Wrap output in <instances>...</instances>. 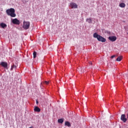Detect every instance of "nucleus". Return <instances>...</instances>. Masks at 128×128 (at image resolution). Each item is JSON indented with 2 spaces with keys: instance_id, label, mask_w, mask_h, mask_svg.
I'll return each instance as SVG.
<instances>
[{
  "instance_id": "1",
  "label": "nucleus",
  "mask_w": 128,
  "mask_h": 128,
  "mask_svg": "<svg viewBox=\"0 0 128 128\" xmlns=\"http://www.w3.org/2000/svg\"><path fill=\"white\" fill-rule=\"evenodd\" d=\"M14 12H16V10H14V8H10L6 10V14H7L8 16H11V18H16V15Z\"/></svg>"
},
{
  "instance_id": "2",
  "label": "nucleus",
  "mask_w": 128,
  "mask_h": 128,
  "mask_svg": "<svg viewBox=\"0 0 128 128\" xmlns=\"http://www.w3.org/2000/svg\"><path fill=\"white\" fill-rule=\"evenodd\" d=\"M93 36L95 38H97L98 42H106V39L104 38V37L98 34L96 32L94 34Z\"/></svg>"
},
{
  "instance_id": "3",
  "label": "nucleus",
  "mask_w": 128,
  "mask_h": 128,
  "mask_svg": "<svg viewBox=\"0 0 128 128\" xmlns=\"http://www.w3.org/2000/svg\"><path fill=\"white\" fill-rule=\"evenodd\" d=\"M30 26V22L24 21L22 28L24 30H28Z\"/></svg>"
},
{
  "instance_id": "4",
  "label": "nucleus",
  "mask_w": 128,
  "mask_h": 128,
  "mask_svg": "<svg viewBox=\"0 0 128 128\" xmlns=\"http://www.w3.org/2000/svg\"><path fill=\"white\" fill-rule=\"evenodd\" d=\"M12 22L14 24H20V20H18L17 18H14L12 20Z\"/></svg>"
},
{
  "instance_id": "5",
  "label": "nucleus",
  "mask_w": 128,
  "mask_h": 128,
  "mask_svg": "<svg viewBox=\"0 0 128 128\" xmlns=\"http://www.w3.org/2000/svg\"><path fill=\"white\" fill-rule=\"evenodd\" d=\"M70 6L71 8H78V5L74 2H71L70 4Z\"/></svg>"
},
{
  "instance_id": "6",
  "label": "nucleus",
  "mask_w": 128,
  "mask_h": 128,
  "mask_svg": "<svg viewBox=\"0 0 128 128\" xmlns=\"http://www.w3.org/2000/svg\"><path fill=\"white\" fill-rule=\"evenodd\" d=\"M108 38L110 42H116V36H110Z\"/></svg>"
},
{
  "instance_id": "7",
  "label": "nucleus",
  "mask_w": 128,
  "mask_h": 128,
  "mask_svg": "<svg viewBox=\"0 0 128 128\" xmlns=\"http://www.w3.org/2000/svg\"><path fill=\"white\" fill-rule=\"evenodd\" d=\"M120 120H121L123 121V122H126V120H128V119L126 118V114H124L121 116Z\"/></svg>"
},
{
  "instance_id": "8",
  "label": "nucleus",
  "mask_w": 128,
  "mask_h": 128,
  "mask_svg": "<svg viewBox=\"0 0 128 128\" xmlns=\"http://www.w3.org/2000/svg\"><path fill=\"white\" fill-rule=\"evenodd\" d=\"M0 66L4 68H8V62H1Z\"/></svg>"
},
{
  "instance_id": "9",
  "label": "nucleus",
  "mask_w": 128,
  "mask_h": 128,
  "mask_svg": "<svg viewBox=\"0 0 128 128\" xmlns=\"http://www.w3.org/2000/svg\"><path fill=\"white\" fill-rule=\"evenodd\" d=\"M34 111L36 112H40V108L38 106H35L34 108Z\"/></svg>"
},
{
  "instance_id": "10",
  "label": "nucleus",
  "mask_w": 128,
  "mask_h": 128,
  "mask_svg": "<svg viewBox=\"0 0 128 128\" xmlns=\"http://www.w3.org/2000/svg\"><path fill=\"white\" fill-rule=\"evenodd\" d=\"M0 26L2 28H6V26H8L6 25V24L4 23H1Z\"/></svg>"
},
{
  "instance_id": "11",
  "label": "nucleus",
  "mask_w": 128,
  "mask_h": 128,
  "mask_svg": "<svg viewBox=\"0 0 128 128\" xmlns=\"http://www.w3.org/2000/svg\"><path fill=\"white\" fill-rule=\"evenodd\" d=\"M86 22H87L88 24H92V20L91 19V18H88L86 20Z\"/></svg>"
},
{
  "instance_id": "12",
  "label": "nucleus",
  "mask_w": 128,
  "mask_h": 128,
  "mask_svg": "<svg viewBox=\"0 0 128 128\" xmlns=\"http://www.w3.org/2000/svg\"><path fill=\"white\" fill-rule=\"evenodd\" d=\"M122 60V56H120L118 57L116 60L117 62H120V60Z\"/></svg>"
},
{
  "instance_id": "13",
  "label": "nucleus",
  "mask_w": 128,
  "mask_h": 128,
  "mask_svg": "<svg viewBox=\"0 0 128 128\" xmlns=\"http://www.w3.org/2000/svg\"><path fill=\"white\" fill-rule=\"evenodd\" d=\"M119 6H120V8H126V4L122 2L120 4Z\"/></svg>"
},
{
  "instance_id": "14",
  "label": "nucleus",
  "mask_w": 128,
  "mask_h": 128,
  "mask_svg": "<svg viewBox=\"0 0 128 128\" xmlns=\"http://www.w3.org/2000/svg\"><path fill=\"white\" fill-rule=\"evenodd\" d=\"M65 126H70L71 124H70V123L68 121H66L65 122Z\"/></svg>"
},
{
  "instance_id": "15",
  "label": "nucleus",
  "mask_w": 128,
  "mask_h": 128,
  "mask_svg": "<svg viewBox=\"0 0 128 128\" xmlns=\"http://www.w3.org/2000/svg\"><path fill=\"white\" fill-rule=\"evenodd\" d=\"M58 122L59 124H62L64 122V119L62 118H60L58 120Z\"/></svg>"
},
{
  "instance_id": "16",
  "label": "nucleus",
  "mask_w": 128,
  "mask_h": 128,
  "mask_svg": "<svg viewBox=\"0 0 128 128\" xmlns=\"http://www.w3.org/2000/svg\"><path fill=\"white\" fill-rule=\"evenodd\" d=\"M33 56H34V58H36V52H33Z\"/></svg>"
},
{
  "instance_id": "17",
  "label": "nucleus",
  "mask_w": 128,
  "mask_h": 128,
  "mask_svg": "<svg viewBox=\"0 0 128 128\" xmlns=\"http://www.w3.org/2000/svg\"><path fill=\"white\" fill-rule=\"evenodd\" d=\"M16 68V66L14 64H13L11 67V70H12L14 68Z\"/></svg>"
},
{
  "instance_id": "18",
  "label": "nucleus",
  "mask_w": 128,
  "mask_h": 128,
  "mask_svg": "<svg viewBox=\"0 0 128 128\" xmlns=\"http://www.w3.org/2000/svg\"><path fill=\"white\" fill-rule=\"evenodd\" d=\"M44 84H50V82H49V81H45V82H44Z\"/></svg>"
},
{
  "instance_id": "19",
  "label": "nucleus",
  "mask_w": 128,
  "mask_h": 128,
  "mask_svg": "<svg viewBox=\"0 0 128 128\" xmlns=\"http://www.w3.org/2000/svg\"><path fill=\"white\" fill-rule=\"evenodd\" d=\"M106 34H110V31H106Z\"/></svg>"
},
{
  "instance_id": "20",
  "label": "nucleus",
  "mask_w": 128,
  "mask_h": 128,
  "mask_svg": "<svg viewBox=\"0 0 128 128\" xmlns=\"http://www.w3.org/2000/svg\"><path fill=\"white\" fill-rule=\"evenodd\" d=\"M112 58H116L115 55H113L111 56Z\"/></svg>"
},
{
  "instance_id": "21",
  "label": "nucleus",
  "mask_w": 128,
  "mask_h": 128,
  "mask_svg": "<svg viewBox=\"0 0 128 128\" xmlns=\"http://www.w3.org/2000/svg\"><path fill=\"white\" fill-rule=\"evenodd\" d=\"M89 64H90V66H92V62H89Z\"/></svg>"
},
{
  "instance_id": "22",
  "label": "nucleus",
  "mask_w": 128,
  "mask_h": 128,
  "mask_svg": "<svg viewBox=\"0 0 128 128\" xmlns=\"http://www.w3.org/2000/svg\"><path fill=\"white\" fill-rule=\"evenodd\" d=\"M36 104H38V101H36Z\"/></svg>"
},
{
  "instance_id": "23",
  "label": "nucleus",
  "mask_w": 128,
  "mask_h": 128,
  "mask_svg": "<svg viewBox=\"0 0 128 128\" xmlns=\"http://www.w3.org/2000/svg\"><path fill=\"white\" fill-rule=\"evenodd\" d=\"M33 128V127H32V126H31V127H30V128Z\"/></svg>"
}]
</instances>
